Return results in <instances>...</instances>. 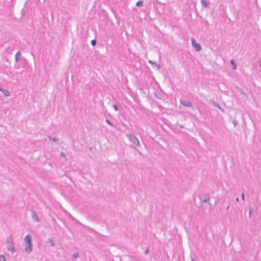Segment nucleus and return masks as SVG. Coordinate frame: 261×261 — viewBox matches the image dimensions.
I'll return each instance as SVG.
<instances>
[{
  "label": "nucleus",
  "mask_w": 261,
  "mask_h": 261,
  "mask_svg": "<svg viewBox=\"0 0 261 261\" xmlns=\"http://www.w3.org/2000/svg\"><path fill=\"white\" fill-rule=\"evenodd\" d=\"M25 242V247L24 248L25 251L28 253H30L32 251V237L30 235L27 234L24 239Z\"/></svg>",
  "instance_id": "obj_1"
},
{
  "label": "nucleus",
  "mask_w": 261,
  "mask_h": 261,
  "mask_svg": "<svg viewBox=\"0 0 261 261\" xmlns=\"http://www.w3.org/2000/svg\"><path fill=\"white\" fill-rule=\"evenodd\" d=\"M198 197L201 203H207L210 205V208L212 207V205L210 202V196L208 194H198Z\"/></svg>",
  "instance_id": "obj_2"
},
{
  "label": "nucleus",
  "mask_w": 261,
  "mask_h": 261,
  "mask_svg": "<svg viewBox=\"0 0 261 261\" xmlns=\"http://www.w3.org/2000/svg\"><path fill=\"white\" fill-rule=\"evenodd\" d=\"M6 242L7 243V249L8 250L11 251L12 253L15 252V249L13 246V240L11 236H9L6 239Z\"/></svg>",
  "instance_id": "obj_3"
},
{
  "label": "nucleus",
  "mask_w": 261,
  "mask_h": 261,
  "mask_svg": "<svg viewBox=\"0 0 261 261\" xmlns=\"http://www.w3.org/2000/svg\"><path fill=\"white\" fill-rule=\"evenodd\" d=\"M126 136L129 139V141L135 145L140 146V142L137 138L133 134H126Z\"/></svg>",
  "instance_id": "obj_4"
},
{
  "label": "nucleus",
  "mask_w": 261,
  "mask_h": 261,
  "mask_svg": "<svg viewBox=\"0 0 261 261\" xmlns=\"http://www.w3.org/2000/svg\"><path fill=\"white\" fill-rule=\"evenodd\" d=\"M31 213L32 219L36 222H39L40 221V219H39V217H38L35 211L32 209L31 210Z\"/></svg>",
  "instance_id": "obj_5"
},
{
  "label": "nucleus",
  "mask_w": 261,
  "mask_h": 261,
  "mask_svg": "<svg viewBox=\"0 0 261 261\" xmlns=\"http://www.w3.org/2000/svg\"><path fill=\"white\" fill-rule=\"evenodd\" d=\"M180 103L182 106L186 107H191L193 106L192 103L191 102H190V101L182 100V99L180 100Z\"/></svg>",
  "instance_id": "obj_6"
},
{
  "label": "nucleus",
  "mask_w": 261,
  "mask_h": 261,
  "mask_svg": "<svg viewBox=\"0 0 261 261\" xmlns=\"http://www.w3.org/2000/svg\"><path fill=\"white\" fill-rule=\"evenodd\" d=\"M210 101L213 105L214 106L217 107L219 110H220L222 112L224 111L223 109H222V107L217 102H216L213 99L211 100Z\"/></svg>",
  "instance_id": "obj_7"
},
{
  "label": "nucleus",
  "mask_w": 261,
  "mask_h": 261,
  "mask_svg": "<svg viewBox=\"0 0 261 261\" xmlns=\"http://www.w3.org/2000/svg\"><path fill=\"white\" fill-rule=\"evenodd\" d=\"M0 91L2 92L3 94L6 97H8L10 95V93L8 90H6V89H3L1 87H0Z\"/></svg>",
  "instance_id": "obj_8"
},
{
  "label": "nucleus",
  "mask_w": 261,
  "mask_h": 261,
  "mask_svg": "<svg viewBox=\"0 0 261 261\" xmlns=\"http://www.w3.org/2000/svg\"><path fill=\"white\" fill-rule=\"evenodd\" d=\"M202 6L204 8H208L210 6V2L207 0H201Z\"/></svg>",
  "instance_id": "obj_9"
},
{
  "label": "nucleus",
  "mask_w": 261,
  "mask_h": 261,
  "mask_svg": "<svg viewBox=\"0 0 261 261\" xmlns=\"http://www.w3.org/2000/svg\"><path fill=\"white\" fill-rule=\"evenodd\" d=\"M196 51H199L202 49V47L199 43H196L193 46Z\"/></svg>",
  "instance_id": "obj_10"
},
{
  "label": "nucleus",
  "mask_w": 261,
  "mask_h": 261,
  "mask_svg": "<svg viewBox=\"0 0 261 261\" xmlns=\"http://www.w3.org/2000/svg\"><path fill=\"white\" fill-rule=\"evenodd\" d=\"M21 56V52L20 51H18L16 54H15V60L16 63H17L19 60L20 57Z\"/></svg>",
  "instance_id": "obj_11"
},
{
  "label": "nucleus",
  "mask_w": 261,
  "mask_h": 261,
  "mask_svg": "<svg viewBox=\"0 0 261 261\" xmlns=\"http://www.w3.org/2000/svg\"><path fill=\"white\" fill-rule=\"evenodd\" d=\"M149 63L151 64L152 65H154V67H157V70H159L160 69L161 67L159 65H158L156 62H154L152 61L149 60Z\"/></svg>",
  "instance_id": "obj_12"
},
{
  "label": "nucleus",
  "mask_w": 261,
  "mask_h": 261,
  "mask_svg": "<svg viewBox=\"0 0 261 261\" xmlns=\"http://www.w3.org/2000/svg\"><path fill=\"white\" fill-rule=\"evenodd\" d=\"M230 64H231V65L232 66V69L233 70H235L237 69V64L234 60L231 59L230 60Z\"/></svg>",
  "instance_id": "obj_13"
},
{
  "label": "nucleus",
  "mask_w": 261,
  "mask_h": 261,
  "mask_svg": "<svg viewBox=\"0 0 261 261\" xmlns=\"http://www.w3.org/2000/svg\"><path fill=\"white\" fill-rule=\"evenodd\" d=\"M47 243H49L50 244V246H51V247H54L55 246V244L53 240L51 239V238H49L47 239Z\"/></svg>",
  "instance_id": "obj_14"
},
{
  "label": "nucleus",
  "mask_w": 261,
  "mask_h": 261,
  "mask_svg": "<svg viewBox=\"0 0 261 261\" xmlns=\"http://www.w3.org/2000/svg\"><path fill=\"white\" fill-rule=\"evenodd\" d=\"M143 3H144V1L143 0H140L137 2L136 5L137 7H140L143 6Z\"/></svg>",
  "instance_id": "obj_15"
},
{
  "label": "nucleus",
  "mask_w": 261,
  "mask_h": 261,
  "mask_svg": "<svg viewBox=\"0 0 261 261\" xmlns=\"http://www.w3.org/2000/svg\"><path fill=\"white\" fill-rule=\"evenodd\" d=\"M48 138L49 140H52L54 142L58 141V139L56 137L53 138L51 136H48Z\"/></svg>",
  "instance_id": "obj_16"
},
{
  "label": "nucleus",
  "mask_w": 261,
  "mask_h": 261,
  "mask_svg": "<svg viewBox=\"0 0 261 261\" xmlns=\"http://www.w3.org/2000/svg\"><path fill=\"white\" fill-rule=\"evenodd\" d=\"M6 257L4 255H0V261H6Z\"/></svg>",
  "instance_id": "obj_17"
},
{
  "label": "nucleus",
  "mask_w": 261,
  "mask_h": 261,
  "mask_svg": "<svg viewBox=\"0 0 261 261\" xmlns=\"http://www.w3.org/2000/svg\"><path fill=\"white\" fill-rule=\"evenodd\" d=\"M72 256L74 258H76L79 256V254L77 252L74 253L73 254H72Z\"/></svg>",
  "instance_id": "obj_18"
},
{
  "label": "nucleus",
  "mask_w": 261,
  "mask_h": 261,
  "mask_svg": "<svg viewBox=\"0 0 261 261\" xmlns=\"http://www.w3.org/2000/svg\"><path fill=\"white\" fill-rule=\"evenodd\" d=\"M91 45L93 46H95L96 44V39H93V40H91Z\"/></svg>",
  "instance_id": "obj_19"
},
{
  "label": "nucleus",
  "mask_w": 261,
  "mask_h": 261,
  "mask_svg": "<svg viewBox=\"0 0 261 261\" xmlns=\"http://www.w3.org/2000/svg\"><path fill=\"white\" fill-rule=\"evenodd\" d=\"M106 121L110 125H111L112 126H113V125H114L112 123V122L110 120H109L108 119H107Z\"/></svg>",
  "instance_id": "obj_20"
},
{
  "label": "nucleus",
  "mask_w": 261,
  "mask_h": 261,
  "mask_svg": "<svg viewBox=\"0 0 261 261\" xmlns=\"http://www.w3.org/2000/svg\"><path fill=\"white\" fill-rule=\"evenodd\" d=\"M113 108L116 111H118L119 110V107L117 105L115 104L113 105Z\"/></svg>",
  "instance_id": "obj_21"
},
{
  "label": "nucleus",
  "mask_w": 261,
  "mask_h": 261,
  "mask_svg": "<svg viewBox=\"0 0 261 261\" xmlns=\"http://www.w3.org/2000/svg\"><path fill=\"white\" fill-rule=\"evenodd\" d=\"M249 217L250 218L251 217V214H252V208L250 206H249Z\"/></svg>",
  "instance_id": "obj_22"
},
{
  "label": "nucleus",
  "mask_w": 261,
  "mask_h": 261,
  "mask_svg": "<svg viewBox=\"0 0 261 261\" xmlns=\"http://www.w3.org/2000/svg\"><path fill=\"white\" fill-rule=\"evenodd\" d=\"M191 42H192V46H193L197 43L195 39L193 38H192V39H191Z\"/></svg>",
  "instance_id": "obj_23"
},
{
  "label": "nucleus",
  "mask_w": 261,
  "mask_h": 261,
  "mask_svg": "<svg viewBox=\"0 0 261 261\" xmlns=\"http://www.w3.org/2000/svg\"><path fill=\"white\" fill-rule=\"evenodd\" d=\"M175 125H176V126L179 127V128H184V126L180 124H179V123H178V122H177V123H176Z\"/></svg>",
  "instance_id": "obj_24"
},
{
  "label": "nucleus",
  "mask_w": 261,
  "mask_h": 261,
  "mask_svg": "<svg viewBox=\"0 0 261 261\" xmlns=\"http://www.w3.org/2000/svg\"><path fill=\"white\" fill-rule=\"evenodd\" d=\"M241 197H242V199L243 201H245V194L244 193H242L241 194Z\"/></svg>",
  "instance_id": "obj_25"
},
{
  "label": "nucleus",
  "mask_w": 261,
  "mask_h": 261,
  "mask_svg": "<svg viewBox=\"0 0 261 261\" xmlns=\"http://www.w3.org/2000/svg\"><path fill=\"white\" fill-rule=\"evenodd\" d=\"M148 252H149V249H148V248H147V249L145 250V251L144 252L145 254H146V255L148 253Z\"/></svg>",
  "instance_id": "obj_26"
},
{
  "label": "nucleus",
  "mask_w": 261,
  "mask_h": 261,
  "mask_svg": "<svg viewBox=\"0 0 261 261\" xmlns=\"http://www.w3.org/2000/svg\"><path fill=\"white\" fill-rule=\"evenodd\" d=\"M241 93L244 95H246V94L245 93V92H244L242 89L241 90Z\"/></svg>",
  "instance_id": "obj_27"
},
{
  "label": "nucleus",
  "mask_w": 261,
  "mask_h": 261,
  "mask_svg": "<svg viewBox=\"0 0 261 261\" xmlns=\"http://www.w3.org/2000/svg\"><path fill=\"white\" fill-rule=\"evenodd\" d=\"M233 124H234V125L235 126H236V125H237V124H238V123H237V121H236V120H234V121H233Z\"/></svg>",
  "instance_id": "obj_28"
},
{
  "label": "nucleus",
  "mask_w": 261,
  "mask_h": 261,
  "mask_svg": "<svg viewBox=\"0 0 261 261\" xmlns=\"http://www.w3.org/2000/svg\"><path fill=\"white\" fill-rule=\"evenodd\" d=\"M236 200L237 202H239V198L238 197H237Z\"/></svg>",
  "instance_id": "obj_29"
},
{
  "label": "nucleus",
  "mask_w": 261,
  "mask_h": 261,
  "mask_svg": "<svg viewBox=\"0 0 261 261\" xmlns=\"http://www.w3.org/2000/svg\"><path fill=\"white\" fill-rule=\"evenodd\" d=\"M61 155L63 156H65L64 154L62 152L61 153Z\"/></svg>",
  "instance_id": "obj_30"
},
{
  "label": "nucleus",
  "mask_w": 261,
  "mask_h": 261,
  "mask_svg": "<svg viewBox=\"0 0 261 261\" xmlns=\"http://www.w3.org/2000/svg\"><path fill=\"white\" fill-rule=\"evenodd\" d=\"M229 208V205H228L227 207H226V210H228Z\"/></svg>",
  "instance_id": "obj_31"
},
{
  "label": "nucleus",
  "mask_w": 261,
  "mask_h": 261,
  "mask_svg": "<svg viewBox=\"0 0 261 261\" xmlns=\"http://www.w3.org/2000/svg\"><path fill=\"white\" fill-rule=\"evenodd\" d=\"M156 97H158L159 99H161V97H160V96H156Z\"/></svg>",
  "instance_id": "obj_32"
},
{
  "label": "nucleus",
  "mask_w": 261,
  "mask_h": 261,
  "mask_svg": "<svg viewBox=\"0 0 261 261\" xmlns=\"http://www.w3.org/2000/svg\"><path fill=\"white\" fill-rule=\"evenodd\" d=\"M156 97H158L159 99H161V97H160V96H156Z\"/></svg>",
  "instance_id": "obj_33"
},
{
  "label": "nucleus",
  "mask_w": 261,
  "mask_h": 261,
  "mask_svg": "<svg viewBox=\"0 0 261 261\" xmlns=\"http://www.w3.org/2000/svg\"><path fill=\"white\" fill-rule=\"evenodd\" d=\"M191 261H196V260H195L194 259H193V258H192V260H191Z\"/></svg>",
  "instance_id": "obj_34"
},
{
  "label": "nucleus",
  "mask_w": 261,
  "mask_h": 261,
  "mask_svg": "<svg viewBox=\"0 0 261 261\" xmlns=\"http://www.w3.org/2000/svg\"><path fill=\"white\" fill-rule=\"evenodd\" d=\"M137 151H138V152L139 153L141 154V152L140 151H139V150H137Z\"/></svg>",
  "instance_id": "obj_35"
}]
</instances>
